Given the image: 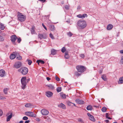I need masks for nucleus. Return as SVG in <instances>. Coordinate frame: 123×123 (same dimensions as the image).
Here are the masks:
<instances>
[{"label":"nucleus","instance_id":"nucleus-9","mask_svg":"<svg viewBox=\"0 0 123 123\" xmlns=\"http://www.w3.org/2000/svg\"><path fill=\"white\" fill-rule=\"evenodd\" d=\"M16 55L18 56L19 55L18 53L16 52H14V54H12L10 56V58L11 59H13L16 57Z\"/></svg>","mask_w":123,"mask_h":123},{"label":"nucleus","instance_id":"nucleus-56","mask_svg":"<svg viewBox=\"0 0 123 123\" xmlns=\"http://www.w3.org/2000/svg\"><path fill=\"white\" fill-rule=\"evenodd\" d=\"M120 52L121 54L123 53V50H120Z\"/></svg>","mask_w":123,"mask_h":123},{"label":"nucleus","instance_id":"nucleus-25","mask_svg":"<svg viewBox=\"0 0 123 123\" xmlns=\"http://www.w3.org/2000/svg\"><path fill=\"white\" fill-rule=\"evenodd\" d=\"M34 27H32L31 30V33L32 34H35V32L34 30Z\"/></svg>","mask_w":123,"mask_h":123},{"label":"nucleus","instance_id":"nucleus-35","mask_svg":"<svg viewBox=\"0 0 123 123\" xmlns=\"http://www.w3.org/2000/svg\"><path fill=\"white\" fill-rule=\"evenodd\" d=\"M67 35L69 37H71L73 35V34L70 32H69L67 33Z\"/></svg>","mask_w":123,"mask_h":123},{"label":"nucleus","instance_id":"nucleus-33","mask_svg":"<svg viewBox=\"0 0 123 123\" xmlns=\"http://www.w3.org/2000/svg\"><path fill=\"white\" fill-rule=\"evenodd\" d=\"M106 110V108L105 107H103L101 109L102 111L103 112H105Z\"/></svg>","mask_w":123,"mask_h":123},{"label":"nucleus","instance_id":"nucleus-59","mask_svg":"<svg viewBox=\"0 0 123 123\" xmlns=\"http://www.w3.org/2000/svg\"><path fill=\"white\" fill-rule=\"evenodd\" d=\"M109 120H105V121L107 123H108L109 122Z\"/></svg>","mask_w":123,"mask_h":123},{"label":"nucleus","instance_id":"nucleus-53","mask_svg":"<svg viewBox=\"0 0 123 123\" xmlns=\"http://www.w3.org/2000/svg\"><path fill=\"white\" fill-rule=\"evenodd\" d=\"M40 1H41L43 2H44L46 1V0H39Z\"/></svg>","mask_w":123,"mask_h":123},{"label":"nucleus","instance_id":"nucleus-55","mask_svg":"<svg viewBox=\"0 0 123 123\" xmlns=\"http://www.w3.org/2000/svg\"><path fill=\"white\" fill-rule=\"evenodd\" d=\"M87 115L89 116V117L92 116V115H91L89 113H88L87 114Z\"/></svg>","mask_w":123,"mask_h":123},{"label":"nucleus","instance_id":"nucleus-64","mask_svg":"<svg viewBox=\"0 0 123 123\" xmlns=\"http://www.w3.org/2000/svg\"><path fill=\"white\" fill-rule=\"evenodd\" d=\"M102 72V71H100L99 72L100 73H101Z\"/></svg>","mask_w":123,"mask_h":123},{"label":"nucleus","instance_id":"nucleus-8","mask_svg":"<svg viewBox=\"0 0 123 123\" xmlns=\"http://www.w3.org/2000/svg\"><path fill=\"white\" fill-rule=\"evenodd\" d=\"M38 36L41 40L43 39H45L47 37L46 34L44 33L43 34H39L38 35Z\"/></svg>","mask_w":123,"mask_h":123},{"label":"nucleus","instance_id":"nucleus-43","mask_svg":"<svg viewBox=\"0 0 123 123\" xmlns=\"http://www.w3.org/2000/svg\"><path fill=\"white\" fill-rule=\"evenodd\" d=\"M19 55L18 57H17V59L18 60H20L22 59V57L21 56H20L19 55Z\"/></svg>","mask_w":123,"mask_h":123},{"label":"nucleus","instance_id":"nucleus-6","mask_svg":"<svg viewBox=\"0 0 123 123\" xmlns=\"http://www.w3.org/2000/svg\"><path fill=\"white\" fill-rule=\"evenodd\" d=\"M17 38L16 36L15 35H12L11 37V40L12 43L14 44H16L15 41Z\"/></svg>","mask_w":123,"mask_h":123},{"label":"nucleus","instance_id":"nucleus-48","mask_svg":"<svg viewBox=\"0 0 123 123\" xmlns=\"http://www.w3.org/2000/svg\"><path fill=\"white\" fill-rule=\"evenodd\" d=\"M3 114V112L2 110L0 109V116H1Z\"/></svg>","mask_w":123,"mask_h":123},{"label":"nucleus","instance_id":"nucleus-51","mask_svg":"<svg viewBox=\"0 0 123 123\" xmlns=\"http://www.w3.org/2000/svg\"><path fill=\"white\" fill-rule=\"evenodd\" d=\"M80 8H81V7H80V6L79 5L77 6V9L78 10H79L80 9Z\"/></svg>","mask_w":123,"mask_h":123},{"label":"nucleus","instance_id":"nucleus-4","mask_svg":"<svg viewBox=\"0 0 123 123\" xmlns=\"http://www.w3.org/2000/svg\"><path fill=\"white\" fill-rule=\"evenodd\" d=\"M28 69L25 67H23L21 68L18 70L19 72H20L22 74L25 75L28 72Z\"/></svg>","mask_w":123,"mask_h":123},{"label":"nucleus","instance_id":"nucleus-17","mask_svg":"<svg viewBox=\"0 0 123 123\" xmlns=\"http://www.w3.org/2000/svg\"><path fill=\"white\" fill-rule=\"evenodd\" d=\"M12 113H11L10 115L8 116L7 118L6 121L8 122L9 121L12 117Z\"/></svg>","mask_w":123,"mask_h":123},{"label":"nucleus","instance_id":"nucleus-52","mask_svg":"<svg viewBox=\"0 0 123 123\" xmlns=\"http://www.w3.org/2000/svg\"><path fill=\"white\" fill-rule=\"evenodd\" d=\"M30 122V121L29 120H27L25 121V123H29Z\"/></svg>","mask_w":123,"mask_h":123},{"label":"nucleus","instance_id":"nucleus-2","mask_svg":"<svg viewBox=\"0 0 123 123\" xmlns=\"http://www.w3.org/2000/svg\"><path fill=\"white\" fill-rule=\"evenodd\" d=\"M17 17L18 20L21 22L25 21L26 18L25 15H23L22 13L19 12H18Z\"/></svg>","mask_w":123,"mask_h":123},{"label":"nucleus","instance_id":"nucleus-10","mask_svg":"<svg viewBox=\"0 0 123 123\" xmlns=\"http://www.w3.org/2000/svg\"><path fill=\"white\" fill-rule=\"evenodd\" d=\"M41 112L42 114L44 115H47L49 113V111L45 109H42L41 110Z\"/></svg>","mask_w":123,"mask_h":123},{"label":"nucleus","instance_id":"nucleus-7","mask_svg":"<svg viewBox=\"0 0 123 123\" xmlns=\"http://www.w3.org/2000/svg\"><path fill=\"white\" fill-rule=\"evenodd\" d=\"M25 114L26 116L32 117H35L36 116L35 114L33 112L31 111L26 112L25 113Z\"/></svg>","mask_w":123,"mask_h":123},{"label":"nucleus","instance_id":"nucleus-12","mask_svg":"<svg viewBox=\"0 0 123 123\" xmlns=\"http://www.w3.org/2000/svg\"><path fill=\"white\" fill-rule=\"evenodd\" d=\"M21 63L20 62H17L14 65L15 67L17 68H20L21 66Z\"/></svg>","mask_w":123,"mask_h":123},{"label":"nucleus","instance_id":"nucleus-11","mask_svg":"<svg viewBox=\"0 0 123 123\" xmlns=\"http://www.w3.org/2000/svg\"><path fill=\"white\" fill-rule=\"evenodd\" d=\"M75 101L77 103L80 105L83 104L84 103V101L78 98L77 99L75 100Z\"/></svg>","mask_w":123,"mask_h":123},{"label":"nucleus","instance_id":"nucleus-58","mask_svg":"<svg viewBox=\"0 0 123 123\" xmlns=\"http://www.w3.org/2000/svg\"><path fill=\"white\" fill-rule=\"evenodd\" d=\"M6 98L5 97H3V98H2L0 96V99H5Z\"/></svg>","mask_w":123,"mask_h":123},{"label":"nucleus","instance_id":"nucleus-24","mask_svg":"<svg viewBox=\"0 0 123 123\" xmlns=\"http://www.w3.org/2000/svg\"><path fill=\"white\" fill-rule=\"evenodd\" d=\"M101 78L104 80L105 81H106L107 80L106 77L105 75H102L101 76Z\"/></svg>","mask_w":123,"mask_h":123},{"label":"nucleus","instance_id":"nucleus-50","mask_svg":"<svg viewBox=\"0 0 123 123\" xmlns=\"http://www.w3.org/2000/svg\"><path fill=\"white\" fill-rule=\"evenodd\" d=\"M65 8L66 9H68L69 8V7L67 5H66L65 6Z\"/></svg>","mask_w":123,"mask_h":123},{"label":"nucleus","instance_id":"nucleus-38","mask_svg":"<svg viewBox=\"0 0 123 123\" xmlns=\"http://www.w3.org/2000/svg\"><path fill=\"white\" fill-rule=\"evenodd\" d=\"M49 36L52 39H55L54 37L52 34L50 33L49 34Z\"/></svg>","mask_w":123,"mask_h":123},{"label":"nucleus","instance_id":"nucleus-5","mask_svg":"<svg viewBox=\"0 0 123 123\" xmlns=\"http://www.w3.org/2000/svg\"><path fill=\"white\" fill-rule=\"evenodd\" d=\"M76 69L78 72H83L85 70V67L81 66H78L76 67Z\"/></svg>","mask_w":123,"mask_h":123},{"label":"nucleus","instance_id":"nucleus-61","mask_svg":"<svg viewBox=\"0 0 123 123\" xmlns=\"http://www.w3.org/2000/svg\"><path fill=\"white\" fill-rule=\"evenodd\" d=\"M36 120L38 121H40V120L38 118Z\"/></svg>","mask_w":123,"mask_h":123},{"label":"nucleus","instance_id":"nucleus-1","mask_svg":"<svg viewBox=\"0 0 123 123\" xmlns=\"http://www.w3.org/2000/svg\"><path fill=\"white\" fill-rule=\"evenodd\" d=\"M77 28L83 29L85 28L87 26V24L85 21L84 20H80L77 23Z\"/></svg>","mask_w":123,"mask_h":123},{"label":"nucleus","instance_id":"nucleus-18","mask_svg":"<svg viewBox=\"0 0 123 123\" xmlns=\"http://www.w3.org/2000/svg\"><path fill=\"white\" fill-rule=\"evenodd\" d=\"M58 107H59L62 108L63 109H65L66 108L65 105L62 103L61 104L58 105Z\"/></svg>","mask_w":123,"mask_h":123},{"label":"nucleus","instance_id":"nucleus-44","mask_svg":"<svg viewBox=\"0 0 123 123\" xmlns=\"http://www.w3.org/2000/svg\"><path fill=\"white\" fill-rule=\"evenodd\" d=\"M120 62L121 63L123 64V56L121 57Z\"/></svg>","mask_w":123,"mask_h":123},{"label":"nucleus","instance_id":"nucleus-39","mask_svg":"<svg viewBox=\"0 0 123 123\" xmlns=\"http://www.w3.org/2000/svg\"><path fill=\"white\" fill-rule=\"evenodd\" d=\"M80 74L78 72H76L75 73V74L76 75L78 76H79L80 75Z\"/></svg>","mask_w":123,"mask_h":123},{"label":"nucleus","instance_id":"nucleus-14","mask_svg":"<svg viewBox=\"0 0 123 123\" xmlns=\"http://www.w3.org/2000/svg\"><path fill=\"white\" fill-rule=\"evenodd\" d=\"M53 94L52 92L48 91L46 92V95L48 97H51Z\"/></svg>","mask_w":123,"mask_h":123},{"label":"nucleus","instance_id":"nucleus-21","mask_svg":"<svg viewBox=\"0 0 123 123\" xmlns=\"http://www.w3.org/2000/svg\"><path fill=\"white\" fill-rule=\"evenodd\" d=\"M5 28V26L4 24L0 23V28L2 30H3Z\"/></svg>","mask_w":123,"mask_h":123},{"label":"nucleus","instance_id":"nucleus-46","mask_svg":"<svg viewBox=\"0 0 123 123\" xmlns=\"http://www.w3.org/2000/svg\"><path fill=\"white\" fill-rule=\"evenodd\" d=\"M42 25L43 26L44 28V29L46 30H47V28L45 26V25H44V24L43 23H42Z\"/></svg>","mask_w":123,"mask_h":123},{"label":"nucleus","instance_id":"nucleus-37","mask_svg":"<svg viewBox=\"0 0 123 123\" xmlns=\"http://www.w3.org/2000/svg\"><path fill=\"white\" fill-rule=\"evenodd\" d=\"M17 42L18 43H19L21 41V39L20 37H19L17 38Z\"/></svg>","mask_w":123,"mask_h":123},{"label":"nucleus","instance_id":"nucleus-42","mask_svg":"<svg viewBox=\"0 0 123 123\" xmlns=\"http://www.w3.org/2000/svg\"><path fill=\"white\" fill-rule=\"evenodd\" d=\"M55 77L56 80L57 81H60V79L59 77L56 76Z\"/></svg>","mask_w":123,"mask_h":123},{"label":"nucleus","instance_id":"nucleus-40","mask_svg":"<svg viewBox=\"0 0 123 123\" xmlns=\"http://www.w3.org/2000/svg\"><path fill=\"white\" fill-rule=\"evenodd\" d=\"M4 40V39L0 35V41H3Z\"/></svg>","mask_w":123,"mask_h":123},{"label":"nucleus","instance_id":"nucleus-34","mask_svg":"<svg viewBox=\"0 0 123 123\" xmlns=\"http://www.w3.org/2000/svg\"><path fill=\"white\" fill-rule=\"evenodd\" d=\"M48 87H49L50 88L53 89H54V86L51 84H50L48 86Z\"/></svg>","mask_w":123,"mask_h":123},{"label":"nucleus","instance_id":"nucleus-49","mask_svg":"<svg viewBox=\"0 0 123 123\" xmlns=\"http://www.w3.org/2000/svg\"><path fill=\"white\" fill-rule=\"evenodd\" d=\"M78 120L79 122H83V120L81 119H80V118L79 119H78Z\"/></svg>","mask_w":123,"mask_h":123},{"label":"nucleus","instance_id":"nucleus-26","mask_svg":"<svg viewBox=\"0 0 123 123\" xmlns=\"http://www.w3.org/2000/svg\"><path fill=\"white\" fill-rule=\"evenodd\" d=\"M37 62L39 64V63L43 64L44 63V62L42 60H38L37 61Z\"/></svg>","mask_w":123,"mask_h":123},{"label":"nucleus","instance_id":"nucleus-3","mask_svg":"<svg viewBox=\"0 0 123 123\" xmlns=\"http://www.w3.org/2000/svg\"><path fill=\"white\" fill-rule=\"evenodd\" d=\"M26 77H22L21 79V81L22 84L21 87L22 89H24L25 88L26 85Z\"/></svg>","mask_w":123,"mask_h":123},{"label":"nucleus","instance_id":"nucleus-16","mask_svg":"<svg viewBox=\"0 0 123 123\" xmlns=\"http://www.w3.org/2000/svg\"><path fill=\"white\" fill-rule=\"evenodd\" d=\"M118 83L119 84H122L123 83V77H122L119 79Z\"/></svg>","mask_w":123,"mask_h":123},{"label":"nucleus","instance_id":"nucleus-63","mask_svg":"<svg viewBox=\"0 0 123 123\" xmlns=\"http://www.w3.org/2000/svg\"><path fill=\"white\" fill-rule=\"evenodd\" d=\"M43 118L45 119H46L47 118V117H45V116H44L43 117Z\"/></svg>","mask_w":123,"mask_h":123},{"label":"nucleus","instance_id":"nucleus-32","mask_svg":"<svg viewBox=\"0 0 123 123\" xmlns=\"http://www.w3.org/2000/svg\"><path fill=\"white\" fill-rule=\"evenodd\" d=\"M62 90V88L61 87H58L56 89L57 91L58 92H61Z\"/></svg>","mask_w":123,"mask_h":123},{"label":"nucleus","instance_id":"nucleus-60","mask_svg":"<svg viewBox=\"0 0 123 123\" xmlns=\"http://www.w3.org/2000/svg\"><path fill=\"white\" fill-rule=\"evenodd\" d=\"M107 118L108 119H111V118H110V117H107Z\"/></svg>","mask_w":123,"mask_h":123},{"label":"nucleus","instance_id":"nucleus-57","mask_svg":"<svg viewBox=\"0 0 123 123\" xmlns=\"http://www.w3.org/2000/svg\"><path fill=\"white\" fill-rule=\"evenodd\" d=\"M105 115H106V118H107V117H108V113H106L105 114Z\"/></svg>","mask_w":123,"mask_h":123},{"label":"nucleus","instance_id":"nucleus-31","mask_svg":"<svg viewBox=\"0 0 123 123\" xmlns=\"http://www.w3.org/2000/svg\"><path fill=\"white\" fill-rule=\"evenodd\" d=\"M25 106L26 107H30L32 106V105L30 104H27L25 105Z\"/></svg>","mask_w":123,"mask_h":123},{"label":"nucleus","instance_id":"nucleus-28","mask_svg":"<svg viewBox=\"0 0 123 123\" xmlns=\"http://www.w3.org/2000/svg\"><path fill=\"white\" fill-rule=\"evenodd\" d=\"M60 97L62 98H66V95L65 94H63L62 93H61L60 94Z\"/></svg>","mask_w":123,"mask_h":123},{"label":"nucleus","instance_id":"nucleus-19","mask_svg":"<svg viewBox=\"0 0 123 123\" xmlns=\"http://www.w3.org/2000/svg\"><path fill=\"white\" fill-rule=\"evenodd\" d=\"M113 27V25L111 24L108 25L107 27V29L108 30H111Z\"/></svg>","mask_w":123,"mask_h":123},{"label":"nucleus","instance_id":"nucleus-47","mask_svg":"<svg viewBox=\"0 0 123 123\" xmlns=\"http://www.w3.org/2000/svg\"><path fill=\"white\" fill-rule=\"evenodd\" d=\"M80 56L82 58H84L85 57V55L84 54H81L80 55Z\"/></svg>","mask_w":123,"mask_h":123},{"label":"nucleus","instance_id":"nucleus-54","mask_svg":"<svg viewBox=\"0 0 123 123\" xmlns=\"http://www.w3.org/2000/svg\"><path fill=\"white\" fill-rule=\"evenodd\" d=\"M46 79L48 81L50 79L49 77H47Z\"/></svg>","mask_w":123,"mask_h":123},{"label":"nucleus","instance_id":"nucleus-30","mask_svg":"<svg viewBox=\"0 0 123 123\" xmlns=\"http://www.w3.org/2000/svg\"><path fill=\"white\" fill-rule=\"evenodd\" d=\"M8 89L7 88H4L3 90V92L5 94H7V91L8 90Z\"/></svg>","mask_w":123,"mask_h":123},{"label":"nucleus","instance_id":"nucleus-27","mask_svg":"<svg viewBox=\"0 0 123 123\" xmlns=\"http://www.w3.org/2000/svg\"><path fill=\"white\" fill-rule=\"evenodd\" d=\"M89 119L91 120L93 122H94L95 121V119L94 118V117L92 115L90 117Z\"/></svg>","mask_w":123,"mask_h":123},{"label":"nucleus","instance_id":"nucleus-41","mask_svg":"<svg viewBox=\"0 0 123 123\" xmlns=\"http://www.w3.org/2000/svg\"><path fill=\"white\" fill-rule=\"evenodd\" d=\"M28 119V117L26 116L24 117L23 118V119L24 120H26Z\"/></svg>","mask_w":123,"mask_h":123},{"label":"nucleus","instance_id":"nucleus-23","mask_svg":"<svg viewBox=\"0 0 123 123\" xmlns=\"http://www.w3.org/2000/svg\"><path fill=\"white\" fill-rule=\"evenodd\" d=\"M56 50L55 49H52L51 50V54L53 55H55L56 54Z\"/></svg>","mask_w":123,"mask_h":123},{"label":"nucleus","instance_id":"nucleus-22","mask_svg":"<svg viewBox=\"0 0 123 123\" xmlns=\"http://www.w3.org/2000/svg\"><path fill=\"white\" fill-rule=\"evenodd\" d=\"M64 56L65 58L67 59H68L69 58V56L68 54V52H65Z\"/></svg>","mask_w":123,"mask_h":123},{"label":"nucleus","instance_id":"nucleus-62","mask_svg":"<svg viewBox=\"0 0 123 123\" xmlns=\"http://www.w3.org/2000/svg\"><path fill=\"white\" fill-rule=\"evenodd\" d=\"M23 121H21L19 122V123H23Z\"/></svg>","mask_w":123,"mask_h":123},{"label":"nucleus","instance_id":"nucleus-13","mask_svg":"<svg viewBox=\"0 0 123 123\" xmlns=\"http://www.w3.org/2000/svg\"><path fill=\"white\" fill-rule=\"evenodd\" d=\"M87 14L85 13L84 14L82 15L80 14L77 15V17H78L82 19L84 18L85 17H87Z\"/></svg>","mask_w":123,"mask_h":123},{"label":"nucleus","instance_id":"nucleus-36","mask_svg":"<svg viewBox=\"0 0 123 123\" xmlns=\"http://www.w3.org/2000/svg\"><path fill=\"white\" fill-rule=\"evenodd\" d=\"M66 50L65 47H63L61 51L62 53H64L65 52Z\"/></svg>","mask_w":123,"mask_h":123},{"label":"nucleus","instance_id":"nucleus-45","mask_svg":"<svg viewBox=\"0 0 123 123\" xmlns=\"http://www.w3.org/2000/svg\"><path fill=\"white\" fill-rule=\"evenodd\" d=\"M28 64L29 65H31V63L32 62L30 60H28Z\"/></svg>","mask_w":123,"mask_h":123},{"label":"nucleus","instance_id":"nucleus-20","mask_svg":"<svg viewBox=\"0 0 123 123\" xmlns=\"http://www.w3.org/2000/svg\"><path fill=\"white\" fill-rule=\"evenodd\" d=\"M49 28L51 31H53L55 30V27L54 25H50L49 26Z\"/></svg>","mask_w":123,"mask_h":123},{"label":"nucleus","instance_id":"nucleus-29","mask_svg":"<svg viewBox=\"0 0 123 123\" xmlns=\"http://www.w3.org/2000/svg\"><path fill=\"white\" fill-rule=\"evenodd\" d=\"M86 109L88 110H91L92 109V107L91 106L89 105L87 106Z\"/></svg>","mask_w":123,"mask_h":123},{"label":"nucleus","instance_id":"nucleus-15","mask_svg":"<svg viewBox=\"0 0 123 123\" xmlns=\"http://www.w3.org/2000/svg\"><path fill=\"white\" fill-rule=\"evenodd\" d=\"M5 72L3 70H0V76L1 77H3L4 75Z\"/></svg>","mask_w":123,"mask_h":123}]
</instances>
